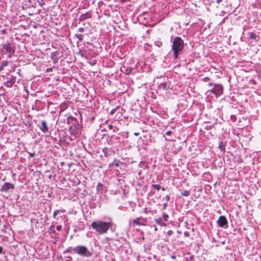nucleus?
I'll return each mask as SVG.
<instances>
[{
  "label": "nucleus",
  "instance_id": "9b49d317",
  "mask_svg": "<svg viewBox=\"0 0 261 261\" xmlns=\"http://www.w3.org/2000/svg\"><path fill=\"white\" fill-rule=\"evenodd\" d=\"M91 17V14L90 13H86L84 14H82L80 17V20L81 21H84L88 18Z\"/></svg>",
  "mask_w": 261,
  "mask_h": 261
},
{
  "label": "nucleus",
  "instance_id": "4468645a",
  "mask_svg": "<svg viewBox=\"0 0 261 261\" xmlns=\"http://www.w3.org/2000/svg\"><path fill=\"white\" fill-rule=\"evenodd\" d=\"M155 222L159 224L162 226H166V224L162 222V220L161 218H158L155 219Z\"/></svg>",
  "mask_w": 261,
  "mask_h": 261
},
{
  "label": "nucleus",
  "instance_id": "58836bf2",
  "mask_svg": "<svg viewBox=\"0 0 261 261\" xmlns=\"http://www.w3.org/2000/svg\"><path fill=\"white\" fill-rule=\"evenodd\" d=\"M134 135L136 136H138L139 135V133L136 132V133H134Z\"/></svg>",
  "mask_w": 261,
  "mask_h": 261
},
{
  "label": "nucleus",
  "instance_id": "bb28decb",
  "mask_svg": "<svg viewBox=\"0 0 261 261\" xmlns=\"http://www.w3.org/2000/svg\"><path fill=\"white\" fill-rule=\"evenodd\" d=\"M58 213H59L58 210H56L54 211V214H53V216L54 218H55L56 217V216L58 215Z\"/></svg>",
  "mask_w": 261,
  "mask_h": 261
},
{
  "label": "nucleus",
  "instance_id": "473e14b6",
  "mask_svg": "<svg viewBox=\"0 0 261 261\" xmlns=\"http://www.w3.org/2000/svg\"><path fill=\"white\" fill-rule=\"evenodd\" d=\"M52 71V68H48L46 69V71L47 72H50Z\"/></svg>",
  "mask_w": 261,
  "mask_h": 261
},
{
  "label": "nucleus",
  "instance_id": "7ed1b4c3",
  "mask_svg": "<svg viewBox=\"0 0 261 261\" xmlns=\"http://www.w3.org/2000/svg\"><path fill=\"white\" fill-rule=\"evenodd\" d=\"M73 251L81 256L89 257H90L92 253L85 246H77L73 248Z\"/></svg>",
  "mask_w": 261,
  "mask_h": 261
},
{
  "label": "nucleus",
  "instance_id": "393cba45",
  "mask_svg": "<svg viewBox=\"0 0 261 261\" xmlns=\"http://www.w3.org/2000/svg\"><path fill=\"white\" fill-rule=\"evenodd\" d=\"M207 92H211V93H213L215 95V86L214 85V87L213 89L207 91Z\"/></svg>",
  "mask_w": 261,
  "mask_h": 261
},
{
  "label": "nucleus",
  "instance_id": "423d86ee",
  "mask_svg": "<svg viewBox=\"0 0 261 261\" xmlns=\"http://www.w3.org/2000/svg\"><path fill=\"white\" fill-rule=\"evenodd\" d=\"M3 48L6 50L5 54H14L15 49L13 48L10 43H7L2 45Z\"/></svg>",
  "mask_w": 261,
  "mask_h": 261
},
{
  "label": "nucleus",
  "instance_id": "dca6fc26",
  "mask_svg": "<svg viewBox=\"0 0 261 261\" xmlns=\"http://www.w3.org/2000/svg\"><path fill=\"white\" fill-rule=\"evenodd\" d=\"M119 163H120V162L119 161H117L116 160H115L113 161L112 165L113 166H115L116 167H118L119 166Z\"/></svg>",
  "mask_w": 261,
  "mask_h": 261
},
{
  "label": "nucleus",
  "instance_id": "5701e85b",
  "mask_svg": "<svg viewBox=\"0 0 261 261\" xmlns=\"http://www.w3.org/2000/svg\"><path fill=\"white\" fill-rule=\"evenodd\" d=\"M102 185L99 183L97 186V190L98 191L99 190H102Z\"/></svg>",
  "mask_w": 261,
  "mask_h": 261
},
{
  "label": "nucleus",
  "instance_id": "a19ab883",
  "mask_svg": "<svg viewBox=\"0 0 261 261\" xmlns=\"http://www.w3.org/2000/svg\"><path fill=\"white\" fill-rule=\"evenodd\" d=\"M3 252V248L2 247H0V254H1Z\"/></svg>",
  "mask_w": 261,
  "mask_h": 261
},
{
  "label": "nucleus",
  "instance_id": "2eb2a0df",
  "mask_svg": "<svg viewBox=\"0 0 261 261\" xmlns=\"http://www.w3.org/2000/svg\"><path fill=\"white\" fill-rule=\"evenodd\" d=\"M75 37L77 38L80 41H82L83 40V36L82 34H75Z\"/></svg>",
  "mask_w": 261,
  "mask_h": 261
},
{
  "label": "nucleus",
  "instance_id": "79ce46f5",
  "mask_svg": "<svg viewBox=\"0 0 261 261\" xmlns=\"http://www.w3.org/2000/svg\"><path fill=\"white\" fill-rule=\"evenodd\" d=\"M221 1L222 0H216V3L217 4H219Z\"/></svg>",
  "mask_w": 261,
  "mask_h": 261
},
{
  "label": "nucleus",
  "instance_id": "c85d7f7f",
  "mask_svg": "<svg viewBox=\"0 0 261 261\" xmlns=\"http://www.w3.org/2000/svg\"><path fill=\"white\" fill-rule=\"evenodd\" d=\"M85 31V29L84 28H80L79 29V31L80 32H83Z\"/></svg>",
  "mask_w": 261,
  "mask_h": 261
},
{
  "label": "nucleus",
  "instance_id": "4be33fe9",
  "mask_svg": "<svg viewBox=\"0 0 261 261\" xmlns=\"http://www.w3.org/2000/svg\"><path fill=\"white\" fill-rule=\"evenodd\" d=\"M181 194L184 196H188L190 195V192L188 191H185V192L182 193Z\"/></svg>",
  "mask_w": 261,
  "mask_h": 261
},
{
  "label": "nucleus",
  "instance_id": "0eeeda50",
  "mask_svg": "<svg viewBox=\"0 0 261 261\" xmlns=\"http://www.w3.org/2000/svg\"><path fill=\"white\" fill-rule=\"evenodd\" d=\"M217 223L220 227H224L227 224L226 217L224 216H221L218 220Z\"/></svg>",
  "mask_w": 261,
  "mask_h": 261
},
{
  "label": "nucleus",
  "instance_id": "a878e982",
  "mask_svg": "<svg viewBox=\"0 0 261 261\" xmlns=\"http://www.w3.org/2000/svg\"><path fill=\"white\" fill-rule=\"evenodd\" d=\"M210 80V78L208 77H205L203 79H202V81L204 82H207L208 81Z\"/></svg>",
  "mask_w": 261,
  "mask_h": 261
},
{
  "label": "nucleus",
  "instance_id": "e433bc0d",
  "mask_svg": "<svg viewBox=\"0 0 261 261\" xmlns=\"http://www.w3.org/2000/svg\"><path fill=\"white\" fill-rule=\"evenodd\" d=\"M2 32L3 34H6L7 33V31L6 30H3L2 31Z\"/></svg>",
  "mask_w": 261,
  "mask_h": 261
},
{
  "label": "nucleus",
  "instance_id": "7c9ffc66",
  "mask_svg": "<svg viewBox=\"0 0 261 261\" xmlns=\"http://www.w3.org/2000/svg\"><path fill=\"white\" fill-rule=\"evenodd\" d=\"M29 154L30 155V156L31 157V158H33V157H34L35 155V153L29 152Z\"/></svg>",
  "mask_w": 261,
  "mask_h": 261
},
{
  "label": "nucleus",
  "instance_id": "6e6552de",
  "mask_svg": "<svg viewBox=\"0 0 261 261\" xmlns=\"http://www.w3.org/2000/svg\"><path fill=\"white\" fill-rule=\"evenodd\" d=\"M133 68L130 67L123 66L121 68V71L126 74H129L132 72Z\"/></svg>",
  "mask_w": 261,
  "mask_h": 261
},
{
  "label": "nucleus",
  "instance_id": "37998d69",
  "mask_svg": "<svg viewBox=\"0 0 261 261\" xmlns=\"http://www.w3.org/2000/svg\"><path fill=\"white\" fill-rule=\"evenodd\" d=\"M171 258H172V259H175V256H174L173 255H171Z\"/></svg>",
  "mask_w": 261,
  "mask_h": 261
},
{
  "label": "nucleus",
  "instance_id": "6ab92c4d",
  "mask_svg": "<svg viewBox=\"0 0 261 261\" xmlns=\"http://www.w3.org/2000/svg\"><path fill=\"white\" fill-rule=\"evenodd\" d=\"M119 108V107H117L113 109L111 111V113H110L111 114V115L114 114L116 112V111L117 110V109H118Z\"/></svg>",
  "mask_w": 261,
  "mask_h": 261
},
{
  "label": "nucleus",
  "instance_id": "c9c22d12",
  "mask_svg": "<svg viewBox=\"0 0 261 261\" xmlns=\"http://www.w3.org/2000/svg\"><path fill=\"white\" fill-rule=\"evenodd\" d=\"M8 54V57L10 58L11 57H12V55L13 54Z\"/></svg>",
  "mask_w": 261,
  "mask_h": 261
},
{
  "label": "nucleus",
  "instance_id": "ddd939ff",
  "mask_svg": "<svg viewBox=\"0 0 261 261\" xmlns=\"http://www.w3.org/2000/svg\"><path fill=\"white\" fill-rule=\"evenodd\" d=\"M142 218L141 217L138 218H137V219H136L133 220V223L136 224L137 225H143V224H141L140 222V220Z\"/></svg>",
  "mask_w": 261,
  "mask_h": 261
},
{
  "label": "nucleus",
  "instance_id": "f257e3e1",
  "mask_svg": "<svg viewBox=\"0 0 261 261\" xmlns=\"http://www.w3.org/2000/svg\"><path fill=\"white\" fill-rule=\"evenodd\" d=\"M112 226V222H104L100 220L94 221L91 226L99 234L107 233L108 230Z\"/></svg>",
  "mask_w": 261,
  "mask_h": 261
},
{
  "label": "nucleus",
  "instance_id": "2f4dec72",
  "mask_svg": "<svg viewBox=\"0 0 261 261\" xmlns=\"http://www.w3.org/2000/svg\"><path fill=\"white\" fill-rule=\"evenodd\" d=\"M172 133V132L171 131H170V130H168V131H167V132H166V135H167V136H169V135H170Z\"/></svg>",
  "mask_w": 261,
  "mask_h": 261
},
{
  "label": "nucleus",
  "instance_id": "a18cd8bd",
  "mask_svg": "<svg viewBox=\"0 0 261 261\" xmlns=\"http://www.w3.org/2000/svg\"><path fill=\"white\" fill-rule=\"evenodd\" d=\"M220 148H221V150H224V148H223V147H222V146H221L220 145Z\"/></svg>",
  "mask_w": 261,
  "mask_h": 261
},
{
  "label": "nucleus",
  "instance_id": "49530a36",
  "mask_svg": "<svg viewBox=\"0 0 261 261\" xmlns=\"http://www.w3.org/2000/svg\"><path fill=\"white\" fill-rule=\"evenodd\" d=\"M212 85H213V83H210L208 84V86H212Z\"/></svg>",
  "mask_w": 261,
  "mask_h": 261
},
{
  "label": "nucleus",
  "instance_id": "f03ea898",
  "mask_svg": "<svg viewBox=\"0 0 261 261\" xmlns=\"http://www.w3.org/2000/svg\"><path fill=\"white\" fill-rule=\"evenodd\" d=\"M184 47V41L180 37H176L173 39L172 46L174 58H178L179 54L183 50Z\"/></svg>",
  "mask_w": 261,
  "mask_h": 261
},
{
  "label": "nucleus",
  "instance_id": "1a4fd4ad",
  "mask_svg": "<svg viewBox=\"0 0 261 261\" xmlns=\"http://www.w3.org/2000/svg\"><path fill=\"white\" fill-rule=\"evenodd\" d=\"M40 128L44 133H46L48 132V129L47 126V123L45 120H43L41 122Z\"/></svg>",
  "mask_w": 261,
  "mask_h": 261
},
{
  "label": "nucleus",
  "instance_id": "f704fd0d",
  "mask_svg": "<svg viewBox=\"0 0 261 261\" xmlns=\"http://www.w3.org/2000/svg\"><path fill=\"white\" fill-rule=\"evenodd\" d=\"M172 231L171 230H169L167 232L169 236H170L172 234Z\"/></svg>",
  "mask_w": 261,
  "mask_h": 261
},
{
  "label": "nucleus",
  "instance_id": "c756f323",
  "mask_svg": "<svg viewBox=\"0 0 261 261\" xmlns=\"http://www.w3.org/2000/svg\"><path fill=\"white\" fill-rule=\"evenodd\" d=\"M62 229V226L61 225H58L57 226V229L58 230V231H60Z\"/></svg>",
  "mask_w": 261,
  "mask_h": 261
},
{
  "label": "nucleus",
  "instance_id": "412c9836",
  "mask_svg": "<svg viewBox=\"0 0 261 261\" xmlns=\"http://www.w3.org/2000/svg\"><path fill=\"white\" fill-rule=\"evenodd\" d=\"M163 218L164 219V220L165 221H168V219L169 218V216L167 214H165V213H164L163 215Z\"/></svg>",
  "mask_w": 261,
  "mask_h": 261
},
{
  "label": "nucleus",
  "instance_id": "72a5a7b5",
  "mask_svg": "<svg viewBox=\"0 0 261 261\" xmlns=\"http://www.w3.org/2000/svg\"><path fill=\"white\" fill-rule=\"evenodd\" d=\"M4 68L5 67L4 66H3V65L1 64L0 66V71L4 70Z\"/></svg>",
  "mask_w": 261,
  "mask_h": 261
},
{
  "label": "nucleus",
  "instance_id": "aec40b11",
  "mask_svg": "<svg viewBox=\"0 0 261 261\" xmlns=\"http://www.w3.org/2000/svg\"><path fill=\"white\" fill-rule=\"evenodd\" d=\"M37 3H38V4L40 6H43V5H44V3L43 2V0H36Z\"/></svg>",
  "mask_w": 261,
  "mask_h": 261
},
{
  "label": "nucleus",
  "instance_id": "de8ad7c7",
  "mask_svg": "<svg viewBox=\"0 0 261 261\" xmlns=\"http://www.w3.org/2000/svg\"><path fill=\"white\" fill-rule=\"evenodd\" d=\"M166 206H167V203H165V204H164V208H166Z\"/></svg>",
  "mask_w": 261,
  "mask_h": 261
},
{
  "label": "nucleus",
  "instance_id": "f3484780",
  "mask_svg": "<svg viewBox=\"0 0 261 261\" xmlns=\"http://www.w3.org/2000/svg\"><path fill=\"white\" fill-rule=\"evenodd\" d=\"M4 67L7 66L9 64V62L7 61H3L1 64Z\"/></svg>",
  "mask_w": 261,
  "mask_h": 261
},
{
  "label": "nucleus",
  "instance_id": "39448f33",
  "mask_svg": "<svg viewBox=\"0 0 261 261\" xmlns=\"http://www.w3.org/2000/svg\"><path fill=\"white\" fill-rule=\"evenodd\" d=\"M14 188V186L13 184L9 182H6L2 186L1 191L7 192L9 189H13Z\"/></svg>",
  "mask_w": 261,
  "mask_h": 261
},
{
  "label": "nucleus",
  "instance_id": "c03bdc74",
  "mask_svg": "<svg viewBox=\"0 0 261 261\" xmlns=\"http://www.w3.org/2000/svg\"><path fill=\"white\" fill-rule=\"evenodd\" d=\"M117 137L116 136H114V137L112 136V137H111V140L112 139H114H114H117Z\"/></svg>",
  "mask_w": 261,
  "mask_h": 261
},
{
  "label": "nucleus",
  "instance_id": "8fccbe9b",
  "mask_svg": "<svg viewBox=\"0 0 261 261\" xmlns=\"http://www.w3.org/2000/svg\"><path fill=\"white\" fill-rule=\"evenodd\" d=\"M154 230H155V231H156V230H157V228H156V227H155V228H154Z\"/></svg>",
  "mask_w": 261,
  "mask_h": 261
},
{
  "label": "nucleus",
  "instance_id": "09e8293b",
  "mask_svg": "<svg viewBox=\"0 0 261 261\" xmlns=\"http://www.w3.org/2000/svg\"><path fill=\"white\" fill-rule=\"evenodd\" d=\"M162 190L163 191H165V189H164V188H163H163H162Z\"/></svg>",
  "mask_w": 261,
  "mask_h": 261
},
{
  "label": "nucleus",
  "instance_id": "cd10ccee",
  "mask_svg": "<svg viewBox=\"0 0 261 261\" xmlns=\"http://www.w3.org/2000/svg\"><path fill=\"white\" fill-rule=\"evenodd\" d=\"M184 234L186 237H189L190 236V233L188 231L184 232Z\"/></svg>",
  "mask_w": 261,
  "mask_h": 261
},
{
  "label": "nucleus",
  "instance_id": "3c124183",
  "mask_svg": "<svg viewBox=\"0 0 261 261\" xmlns=\"http://www.w3.org/2000/svg\"><path fill=\"white\" fill-rule=\"evenodd\" d=\"M68 258L71 259V257L70 256H68Z\"/></svg>",
  "mask_w": 261,
  "mask_h": 261
},
{
  "label": "nucleus",
  "instance_id": "ea45409f",
  "mask_svg": "<svg viewBox=\"0 0 261 261\" xmlns=\"http://www.w3.org/2000/svg\"><path fill=\"white\" fill-rule=\"evenodd\" d=\"M108 127L110 128V129H112L113 128V125L110 124L108 126Z\"/></svg>",
  "mask_w": 261,
  "mask_h": 261
},
{
  "label": "nucleus",
  "instance_id": "a211bd4d",
  "mask_svg": "<svg viewBox=\"0 0 261 261\" xmlns=\"http://www.w3.org/2000/svg\"><path fill=\"white\" fill-rule=\"evenodd\" d=\"M152 186L158 191L161 188V186L160 185H152Z\"/></svg>",
  "mask_w": 261,
  "mask_h": 261
},
{
  "label": "nucleus",
  "instance_id": "4c0bfd02",
  "mask_svg": "<svg viewBox=\"0 0 261 261\" xmlns=\"http://www.w3.org/2000/svg\"><path fill=\"white\" fill-rule=\"evenodd\" d=\"M166 198L167 200H169L170 199V196H169V195H167V196H166Z\"/></svg>",
  "mask_w": 261,
  "mask_h": 261
},
{
  "label": "nucleus",
  "instance_id": "b1692460",
  "mask_svg": "<svg viewBox=\"0 0 261 261\" xmlns=\"http://www.w3.org/2000/svg\"><path fill=\"white\" fill-rule=\"evenodd\" d=\"M73 248H72L71 247H68L66 249V251L64 252V253L68 252H71L72 251H73Z\"/></svg>",
  "mask_w": 261,
  "mask_h": 261
},
{
  "label": "nucleus",
  "instance_id": "20e7f679",
  "mask_svg": "<svg viewBox=\"0 0 261 261\" xmlns=\"http://www.w3.org/2000/svg\"><path fill=\"white\" fill-rule=\"evenodd\" d=\"M215 96L219 97L223 93V87L221 84H215Z\"/></svg>",
  "mask_w": 261,
  "mask_h": 261
},
{
  "label": "nucleus",
  "instance_id": "9d476101",
  "mask_svg": "<svg viewBox=\"0 0 261 261\" xmlns=\"http://www.w3.org/2000/svg\"><path fill=\"white\" fill-rule=\"evenodd\" d=\"M102 151L105 155V156L108 157L111 155H112L113 151L110 148L105 147L102 149Z\"/></svg>",
  "mask_w": 261,
  "mask_h": 261
},
{
  "label": "nucleus",
  "instance_id": "f8f14e48",
  "mask_svg": "<svg viewBox=\"0 0 261 261\" xmlns=\"http://www.w3.org/2000/svg\"><path fill=\"white\" fill-rule=\"evenodd\" d=\"M248 36L250 39H253L255 40H256V38H258V37L254 33L252 32L249 33Z\"/></svg>",
  "mask_w": 261,
  "mask_h": 261
}]
</instances>
